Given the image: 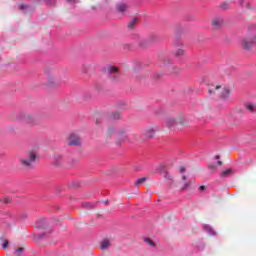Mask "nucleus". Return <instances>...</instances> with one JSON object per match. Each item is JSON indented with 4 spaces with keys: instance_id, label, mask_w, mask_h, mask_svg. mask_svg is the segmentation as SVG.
Masks as SVG:
<instances>
[{
    "instance_id": "nucleus-29",
    "label": "nucleus",
    "mask_w": 256,
    "mask_h": 256,
    "mask_svg": "<svg viewBox=\"0 0 256 256\" xmlns=\"http://www.w3.org/2000/svg\"><path fill=\"white\" fill-rule=\"evenodd\" d=\"M15 255L16 256H23V248L16 249Z\"/></svg>"
},
{
    "instance_id": "nucleus-1",
    "label": "nucleus",
    "mask_w": 256,
    "mask_h": 256,
    "mask_svg": "<svg viewBox=\"0 0 256 256\" xmlns=\"http://www.w3.org/2000/svg\"><path fill=\"white\" fill-rule=\"evenodd\" d=\"M35 159H37V155L32 152L29 154L27 159H21L20 161L24 167H31V165L35 163Z\"/></svg>"
},
{
    "instance_id": "nucleus-20",
    "label": "nucleus",
    "mask_w": 256,
    "mask_h": 256,
    "mask_svg": "<svg viewBox=\"0 0 256 256\" xmlns=\"http://www.w3.org/2000/svg\"><path fill=\"white\" fill-rule=\"evenodd\" d=\"M82 205L85 209H93L95 207V203L93 202H84Z\"/></svg>"
},
{
    "instance_id": "nucleus-32",
    "label": "nucleus",
    "mask_w": 256,
    "mask_h": 256,
    "mask_svg": "<svg viewBox=\"0 0 256 256\" xmlns=\"http://www.w3.org/2000/svg\"><path fill=\"white\" fill-rule=\"evenodd\" d=\"M161 61H164V65H169L170 60H166L165 58H161Z\"/></svg>"
},
{
    "instance_id": "nucleus-21",
    "label": "nucleus",
    "mask_w": 256,
    "mask_h": 256,
    "mask_svg": "<svg viewBox=\"0 0 256 256\" xmlns=\"http://www.w3.org/2000/svg\"><path fill=\"white\" fill-rule=\"evenodd\" d=\"M62 159H63V157L61 155L54 156V164L55 165H60Z\"/></svg>"
},
{
    "instance_id": "nucleus-35",
    "label": "nucleus",
    "mask_w": 256,
    "mask_h": 256,
    "mask_svg": "<svg viewBox=\"0 0 256 256\" xmlns=\"http://www.w3.org/2000/svg\"><path fill=\"white\" fill-rule=\"evenodd\" d=\"M205 189H206V187L203 185L199 187V191H205Z\"/></svg>"
},
{
    "instance_id": "nucleus-41",
    "label": "nucleus",
    "mask_w": 256,
    "mask_h": 256,
    "mask_svg": "<svg viewBox=\"0 0 256 256\" xmlns=\"http://www.w3.org/2000/svg\"><path fill=\"white\" fill-rule=\"evenodd\" d=\"M217 164H218V165H223V162L218 161Z\"/></svg>"
},
{
    "instance_id": "nucleus-42",
    "label": "nucleus",
    "mask_w": 256,
    "mask_h": 256,
    "mask_svg": "<svg viewBox=\"0 0 256 256\" xmlns=\"http://www.w3.org/2000/svg\"><path fill=\"white\" fill-rule=\"evenodd\" d=\"M104 203H105V205H108L109 201H105Z\"/></svg>"
},
{
    "instance_id": "nucleus-40",
    "label": "nucleus",
    "mask_w": 256,
    "mask_h": 256,
    "mask_svg": "<svg viewBox=\"0 0 256 256\" xmlns=\"http://www.w3.org/2000/svg\"><path fill=\"white\" fill-rule=\"evenodd\" d=\"M183 181L187 180V176H182Z\"/></svg>"
},
{
    "instance_id": "nucleus-24",
    "label": "nucleus",
    "mask_w": 256,
    "mask_h": 256,
    "mask_svg": "<svg viewBox=\"0 0 256 256\" xmlns=\"http://www.w3.org/2000/svg\"><path fill=\"white\" fill-rule=\"evenodd\" d=\"M189 187H191V181L186 182L182 188L181 191H187V189H189Z\"/></svg>"
},
{
    "instance_id": "nucleus-39",
    "label": "nucleus",
    "mask_w": 256,
    "mask_h": 256,
    "mask_svg": "<svg viewBox=\"0 0 256 256\" xmlns=\"http://www.w3.org/2000/svg\"><path fill=\"white\" fill-rule=\"evenodd\" d=\"M139 44L141 47H145V43H143V41H140Z\"/></svg>"
},
{
    "instance_id": "nucleus-19",
    "label": "nucleus",
    "mask_w": 256,
    "mask_h": 256,
    "mask_svg": "<svg viewBox=\"0 0 256 256\" xmlns=\"http://www.w3.org/2000/svg\"><path fill=\"white\" fill-rule=\"evenodd\" d=\"M230 175H233L232 169H227L221 173V177H229Z\"/></svg>"
},
{
    "instance_id": "nucleus-36",
    "label": "nucleus",
    "mask_w": 256,
    "mask_h": 256,
    "mask_svg": "<svg viewBox=\"0 0 256 256\" xmlns=\"http://www.w3.org/2000/svg\"><path fill=\"white\" fill-rule=\"evenodd\" d=\"M68 3H77V0H66Z\"/></svg>"
},
{
    "instance_id": "nucleus-7",
    "label": "nucleus",
    "mask_w": 256,
    "mask_h": 256,
    "mask_svg": "<svg viewBox=\"0 0 256 256\" xmlns=\"http://www.w3.org/2000/svg\"><path fill=\"white\" fill-rule=\"evenodd\" d=\"M203 230L205 231V233H207L211 237H214V235H216L215 230L210 225H207V224L203 225Z\"/></svg>"
},
{
    "instance_id": "nucleus-27",
    "label": "nucleus",
    "mask_w": 256,
    "mask_h": 256,
    "mask_svg": "<svg viewBox=\"0 0 256 256\" xmlns=\"http://www.w3.org/2000/svg\"><path fill=\"white\" fill-rule=\"evenodd\" d=\"M111 118L112 119H120L121 118V114L119 112H114V113H112Z\"/></svg>"
},
{
    "instance_id": "nucleus-30",
    "label": "nucleus",
    "mask_w": 256,
    "mask_h": 256,
    "mask_svg": "<svg viewBox=\"0 0 256 256\" xmlns=\"http://www.w3.org/2000/svg\"><path fill=\"white\" fill-rule=\"evenodd\" d=\"M7 247H9V240H4L2 244V249H7Z\"/></svg>"
},
{
    "instance_id": "nucleus-10",
    "label": "nucleus",
    "mask_w": 256,
    "mask_h": 256,
    "mask_svg": "<svg viewBox=\"0 0 256 256\" xmlns=\"http://www.w3.org/2000/svg\"><path fill=\"white\" fill-rule=\"evenodd\" d=\"M45 223H47V219H41L36 222V227L38 229H45Z\"/></svg>"
},
{
    "instance_id": "nucleus-3",
    "label": "nucleus",
    "mask_w": 256,
    "mask_h": 256,
    "mask_svg": "<svg viewBox=\"0 0 256 256\" xmlns=\"http://www.w3.org/2000/svg\"><path fill=\"white\" fill-rule=\"evenodd\" d=\"M68 145H81V138L75 133L70 134L68 138Z\"/></svg>"
},
{
    "instance_id": "nucleus-43",
    "label": "nucleus",
    "mask_w": 256,
    "mask_h": 256,
    "mask_svg": "<svg viewBox=\"0 0 256 256\" xmlns=\"http://www.w3.org/2000/svg\"><path fill=\"white\" fill-rule=\"evenodd\" d=\"M156 77H160V74H159V73H157V74H156Z\"/></svg>"
},
{
    "instance_id": "nucleus-17",
    "label": "nucleus",
    "mask_w": 256,
    "mask_h": 256,
    "mask_svg": "<svg viewBox=\"0 0 256 256\" xmlns=\"http://www.w3.org/2000/svg\"><path fill=\"white\" fill-rule=\"evenodd\" d=\"M221 87V85H212L211 87H209V94L213 95V93H215V91H219V88Z\"/></svg>"
},
{
    "instance_id": "nucleus-25",
    "label": "nucleus",
    "mask_w": 256,
    "mask_h": 256,
    "mask_svg": "<svg viewBox=\"0 0 256 256\" xmlns=\"http://www.w3.org/2000/svg\"><path fill=\"white\" fill-rule=\"evenodd\" d=\"M144 241L145 243L150 245V247H155V242H153V240H151L150 238H144Z\"/></svg>"
},
{
    "instance_id": "nucleus-13",
    "label": "nucleus",
    "mask_w": 256,
    "mask_h": 256,
    "mask_svg": "<svg viewBox=\"0 0 256 256\" xmlns=\"http://www.w3.org/2000/svg\"><path fill=\"white\" fill-rule=\"evenodd\" d=\"M117 11H119V13H125V11H127V5L120 3L116 6Z\"/></svg>"
},
{
    "instance_id": "nucleus-26",
    "label": "nucleus",
    "mask_w": 256,
    "mask_h": 256,
    "mask_svg": "<svg viewBox=\"0 0 256 256\" xmlns=\"http://www.w3.org/2000/svg\"><path fill=\"white\" fill-rule=\"evenodd\" d=\"M101 249H107V247H109V240H104L101 243Z\"/></svg>"
},
{
    "instance_id": "nucleus-18",
    "label": "nucleus",
    "mask_w": 256,
    "mask_h": 256,
    "mask_svg": "<svg viewBox=\"0 0 256 256\" xmlns=\"http://www.w3.org/2000/svg\"><path fill=\"white\" fill-rule=\"evenodd\" d=\"M147 139H151L155 135V130L154 129H148L145 133Z\"/></svg>"
},
{
    "instance_id": "nucleus-16",
    "label": "nucleus",
    "mask_w": 256,
    "mask_h": 256,
    "mask_svg": "<svg viewBox=\"0 0 256 256\" xmlns=\"http://www.w3.org/2000/svg\"><path fill=\"white\" fill-rule=\"evenodd\" d=\"M136 23H139V19L133 18V19L128 23V29H135Z\"/></svg>"
},
{
    "instance_id": "nucleus-9",
    "label": "nucleus",
    "mask_w": 256,
    "mask_h": 256,
    "mask_svg": "<svg viewBox=\"0 0 256 256\" xmlns=\"http://www.w3.org/2000/svg\"><path fill=\"white\" fill-rule=\"evenodd\" d=\"M166 125L169 129H173V127H175V125H177V121H175V119H173V118H168L166 120Z\"/></svg>"
},
{
    "instance_id": "nucleus-12",
    "label": "nucleus",
    "mask_w": 256,
    "mask_h": 256,
    "mask_svg": "<svg viewBox=\"0 0 256 256\" xmlns=\"http://www.w3.org/2000/svg\"><path fill=\"white\" fill-rule=\"evenodd\" d=\"M229 89L228 88H224L223 91L221 92V99H224V101H226V99H229Z\"/></svg>"
},
{
    "instance_id": "nucleus-44",
    "label": "nucleus",
    "mask_w": 256,
    "mask_h": 256,
    "mask_svg": "<svg viewBox=\"0 0 256 256\" xmlns=\"http://www.w3.org/2000/svg\"><path fill=\"white\" fill-rule=\"evenodd\" d=\"M215 159H219V155H217V156L215 157Z\"/></svg>"
},
{
    "instance_id": "nucleus-37",
    "label": "nucleus",
    "mask_w": 256,
    "mask_h": 256,
    "mask_svg": "<svg viewBox=\"0 0 256 256\" xmlns=\"http://www.w3.org/2000/svg\"><path fill=\"white\" fill-rule=\"evenodd\" d=\"M180 173H185V167L180 168Z\"/></svg>"
},
{
    "instance_id": "nucleus-38",
    "label": "nucleus",
    "mask_w": 256,
    "mask_h": 256,
    "mask_svg": "<svg viewBox=\"0 0 256 256\" xmlns=\"http://www.w3.org/2000/svg\"><path fill=\"white\" fill-rule=\"evenodd\" d=\"M208 167H209V169H216L215 165H209Z\"/></svg>"
},
{
    "instance_id": "nucleus-23",
    "label": "nucleus",
    "mask_w": 256,
    "mask_h": 256,
    "mask_svg": "<svg viewBox=\"0 0 256 256\" xmlns=\"http://www.w3.org/2000/svg\"><path fill=\"white\" fill-rule=\"evenodd\" d=\"M145 181H147V178H139V179L136 181L135 185H136L137 187H140V185H143V183H145Z\"/></svg>"
},
{
    "instance_id": "nucleus-34",
    "label": "nucleus",
    "mask_w": 256,
    "mask_h": 256,
    "mask_svg": "<svg viewBox=\"0 0 256 256\" xmlns=\"http://www.w3.org/2000/svg\"><path fill=\"white\" fill-rule=\"evenodd\" d=\"M221 9H227V3L222 4Z\"/></svg>"
},
{
    "instance_id": "nucleus-4",
    "label": "nucleus",
    "mask_w": 256,
    "mask_h": 256,
    "mask_svg": "<svg viewBox=\"0 0 256 256\" xmlns=\"http://www.w3.org/2000/svg\"><path fill=\"white\" fill-rule=\"evenodd\" d=\"M107 73L113 77V79H117V76L119 75V68L115 66H107L106 67Z\"/></svg>"
},
{
    "instance_id": "nucleus-5",
    "label": "nucleus",
    "mask_w": 256,
    "mask_h": 256,
    "mask_svg": "<svg viewBox=\"0 0 256 256\" xmlns=\"http://www.w3.org/2000/svg\"><path fill=\"white\" fill-rule=\"evenodd\" d=\"M166 168H167L166 164H161L159 167V171L161 173H164V178L168 179L169 183H173V176L169 175V172L165 171Z\"/></svg>"
},
{
    "instance_id": "nucleus-8",
    "label": "nucleus",
    "mask_w": 256,
    "mask_h": 256,
    "mask_svg": "<svg viewBox=\"0 0 256 256\" xmlns=\"http://www.w3.org/2000/svg\"><path fill=\"white\" fill-rule=\"evenodd\" d=\"M212 25L213 27H216V28L221 27V25H223V18L221 17L214 18L212 20Z\"/></svg>"
},
{
    "instance_id": "nucleus-14",
    "label": "nucleus",
    "mask_w": 256,
    "mask_h": 256,
    "mask_svg": "<svg viewBox=\"0 0 256 256\" xmlns=\"http://www.w3.org/2000/svg\"><path fill=\"white\" fill-rule=\"evenodd\" d=\"M245 107L248 111H250V113H254L255 112V104L251 103V102H248L245 104Z\"/></svg>"
},
{
    "instance_id": "nucleus-33",
    "label": "nucleus",
    "mask_w": 256,
    "mask_h": 256,
    "mask_svg": "<svg viewBox=\"0 0 256 256\" xmlns=\"http://www.w3.org/2000/svg\"><path fill=\"white\" fill-rule=\"evenodd\" d=\"M171 73H179V68H173V71Z\"/></svg>"
},
{
    "instance_id": "nucleus-2",
    "label": "nucleus",
    "mask_w": 256,
    "mask_h": 256,
    "mask_svg": "<svg viewBox=\"0 0 256 256\" xmlns=\"http://www.w3.org/2000/svg\"><path fill=\"white\" fill-rule=\"evenodd\" d=\"M256 43L255 34H253L250 38H245L242 41V45L244 49H251L253 47V44Z\"/></svg>"
},
{
    "instance_id": "nucleus-6",
    "label": "nucleus",
    "mask_w": 256,
    "mask_h": 256,
    "mask_svg": "<svg viewBox=\"0 0 256 256\" xmlns=\"http://www.w3.org/2000/svg\"><path fill=\"white\" fill-rule=\"evenodd\" d=\"M20 121H24V123H33L35 118L29 114L21 113L19 114Z\"/></svg>"
},
{
    "instance_id": "nucleus-31",
    "label": "nucleus",
    "mask_w": 256,
    "mask_h": 256,
    "mask_svg": "<svg viewBox=\"0 0 256 256\" xmlns=\"http://www.w3.org/2000/svg\"><path fill=\"white\" fill-rule=\"evenodd\" d=\"M249 31H250V33H253V31H256V25H255V24H252V25L249 27Z\"/></svg>"
},
{
    "instance_id": "nucleus-22",
    "label": "nucleus",
    "mask_w": 256,
    "mask_h": 256,
    "mask_svg": "<svg viewBox=\"0 0 256 256\" xmlns=\"http://www.w3.org/2000/svg\"><path fill=\"white\" fill-rule=\"evenodd\" d=\"M38 1H44V3H46V5H49L50 7H52L53 5H55V3H57V0H38Z\"/></svg>"
},
{
    "instance_id": "nucleus-28",
    "label": "nucleus",
    "mask_w": 256,
    "mask_h": 256,
    "mask_svg": "<svg viewBox=\"0 0 256 256\" xmlns=\"http://www.w3.org/2000/svg\"><path fill=\"white\" fill-rule=\"evenodd\" d=\"M184 53L185 52L183 51V49H179V50L176 51L175 56L176 57H181V56H183Z\"/></svg>"
},
{
    "instance_id": "nucleus-15",
    "label": "nucleus",
    "mask_w": 256,
    "mask_h": 256,
    "mask_svg": "<svg viewBox=\"0 0 256 256\" xmlns=\"http://www.w3.org/2000/svg\"><path fill=\"white\" fill-rule=\"evenodd\" d=\"M239 5H241V7H246V9H251V4H249V0H239Z\"/></svg>"
},
{
    "instance_id": "nucleus-11",
    "label": "nucleus",
    "mask_w": 256,
    "mask_h": 256,
    "mask_svg": "<svg viewBox=\"0 0 256 256\" xmlns=\"http://www.w3.org/2000/svg\"><path fill=\"white\" fill-rule=\"evenodd\" d=\"M19 9L23 13H29V11H31V6H29L27 4H21V5H19Z\"/></svg>"
}]
</instances>
